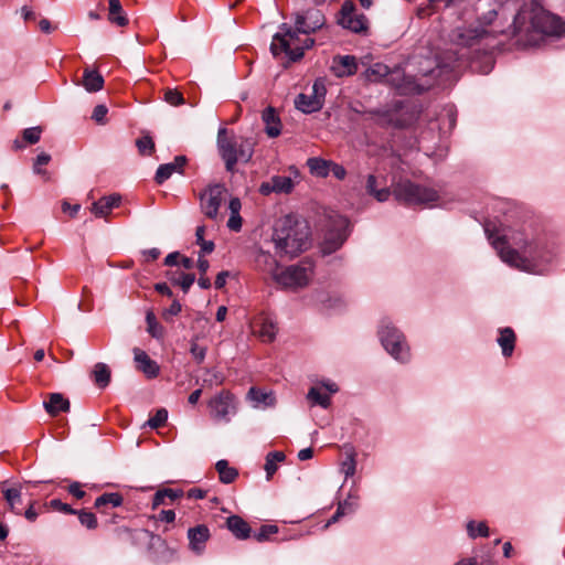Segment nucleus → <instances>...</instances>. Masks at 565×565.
Segmentation results:
<instances>
[{"label": "nucleus", "instance_id": "obj_31", "mask_svg": "<svg viewBox=\"0 0 565 565\" xmlns=\"http://www.w3.org/2000/svg\"><path fill=\"white\" fill-rule=\"evenodd\" d=\"M242 203L238 198H231L228 202L230 218L227 221V227L231 231L238 232L242 228V217L239 215Z\"/></svg>", "mask_w": 565, "mask_h": 565}, {"label": "nucleus", "instance_id": "obj_35", "mask_svg": "<svg viewBox=\"0 0 565 565\" xmlns=\"http://www.w3.org/2000/svg\"><path fill=\"white\" fill-rule=\"evenodd\" d=\"M110 375H111V372H110L109 366L102 362L95 364L93 372H92V376H93L95 384L100 388H104L109 384Z\"/></svg>", "mask_w": 565, "mask_h": 565}, {"label": "nucleus", "instance_id": "obj_61", "mask_svg": "<svg viewBox=\"0 0 565 565\" xmlns=\"http://www.w3.org/2000/svg\"><path fill=\"white\" fill-rule=\"evenodd\" d=\"M159 519L161 521H164L167 523H171L174 521L175 519V513L173 510H162L160 513H159Z\"/></svg>", "mask_w": 565, "mask_h": 565}, {"label": "nucleus", "instance_id": "obj_54", "mask_svg": "<svg viewBox=\"0 0 565 565\" xmlns=\"http://www.w3.org/2000/svg\"><path fill=\"white\" fill-rule=\"evenodd\" d=\"M50 505L55 509V510H58L61 512H64V513H68V514H75L77 513L76 510L72 509L71 505L66 504V503H63L61 500L58 499H53L51 500L50 502Z\"/></svg>", "mask_w": 565, "mask_h": 565}, {"label": "nucleus", "instance_id": "obj_11", "mask_svg": "<svg viewBox=\"0 0 565 565\" xmlns=\"http://www.w3.org/2000/svg\"><path fill=\"white\" fill-rule=\"evenodd\" d=\"M530 23L533 31L537 33L557 38L565 35V22L545 10H535L530 18Z\"/></svg>", "mask_w": 565, "mask_h": 565}, {"label": "nucleus", "instance_id": "obj_13", "mask_svg": "<svg viewBox=\"0 0 565 565\" xmlns=\"http://www.w3.org/2000/svg\"><path fill=\"white\" fill-rule=\"evenodd\" d=\"M327 88L322 79L315 81L310 94H299L295 99L297 109L311 114L322 108Z\"/></svg>", "mask_w": 565, "mask_h": 565}, {"label": "nucleus", "instance_id": "obj_24", "mask_svg": "<svg viewBox=\"0 0 565 565\" xmlns=\"http://www.w3.org/2000/svg\"><path fill=\"white\" fill-rule=\"evenodd\" d=\"M262 119L265 124V131L270 138L280 135L281 122L274 107L269 106L263 110Z\"/></svg>", "mask_w": 565, "mask_h": 565}, {"label": "nucleus", "instance_id": "obj_27", "mask_svg": "<svg viewBox=\"0 0 565 565\" xmlns=\"http://www.w3.org/2000/svg\"><path fill=\"white\" fill-rule=\"evenodd\" d=\"M76 84L79 85V83ZM81 85L88 93H96L103 89L104 78L97 71L86 67L83 73V79L81 82Z\"/></svg>", "mask_w": 565, "mask_h": 565}, {"label": "nucleus", "instance_id": "obj_49", "mask_svg": "<svg viewBox=\"0 0 565 565\" xmlns=\"http://www.w3.org/2000/svg\"><path fill=\"white\" fill-rule=\"evenodd\" d=\"M136 146L141 154H150L154 150V142L150 136L137 139Z\"/></svg>", "mask_w": 565, "mask_h": 565}, {"label": "nucleus", "instance_id": "obj_44", "mask_svg": "<svg viewBox=\"0 0 565 565\" xmlns=\"http://www.w3.org/2000/svg\"><path fill=\"white\" fill-rule=\"evenodd\" d=\"M106 504H110L111 507H120L122 504V497L119 493H104L98 497L95 501L96 508H102Z\"/></svg>", "mask_w": 565, "mask_h": 565}, {"label": "nucleus", "instance_id": "obj_16", "mask_svg": "<svg viewBox=\"0 0 565 565\" xmlns=\"http://www.w3.org/2000/svg\"><path fill=\"white\" fill-rule=\"evenodd\" d=\"M366 19L363 14H356L349 4H343L339 23L352 32L360 33L366 30Z\"/></svg>", "mask_w": 565, "mask_h": 565}, {"label": "nucleus", "instance_id": "obj_4", "mask_svg": "<svg viewBox=\"0 0 565 565\" xmlns=\"http://www.w3.org/2000/svg\"><path fill=\"white\" fill-rule=\"evenodd\" d=\"M253 139L230 136L226 128L217 132V150L228 172H234L237 162H248L254 153Z\"/></svg>", "mask_w": 565, "mask_h": 565}, {"label": "nucleus", "instance_id": "obj_50", "mask_svg": "<svg viewBox=\"0 0 565 565\" xmlns=\"http://www.w3.org/2000/svg\"><path fill=\"white\" fill-rule=\"evenodd\" d=\"M168 419V412L164 408L158 409L157 413L150 417L147 425L151 428H158L162 426Z\"/></svg>", "mask_w": 565, "mask_h": 565}, {"label": "nucleus", "instance_id": "obj_7", "mask_svg": "<svg viewBox=\"0 0 565 565\" xmlns=\"http://www.w3.org/2000/svg\"><path fill=\"white\" fill-rule=\"evenodd\" d=\"M393 194L396 200L409 205L430 204L438 201V193L433 189L417 185L408 180L394 185Z\"/></svg>", "mask_w": 565, "mask_h": 565}, {"label": "nucleus", "instance_id": "obj_38", "mask_svg": "<svg viewBox=\"0 0 565 565\" xmlns=\"http://www.w3.org/2000/svg\"><path fill=\"white\" fill-rule=\"evenodd\" d=\"M285 454L282 451H271L266 456L265 471L267 480H270L274 473L278 469V463L285 460Z\"/></svg>", "mask_w": 565, "mask_h": 565}, {"label": "nucleus", "instance_id": "obj_53", "mask_svg": "<svg viewBox=\"0 0 565 565\" xmlns=\"http://www.w3.org/2000/svg\"><path fill=\"white\" fill-rule=\"evenodd\" d=\"M351 511L352 510V507L351 504H349L348 502H343V503H340L335 513L333 514V516L329 520V522L326 524V526H329L331 523H334L337 522L340 516L344 515L347 513V511Z\"/></svg>", "mask_w": 565, "mask_h": 565}, {"label": "nucleus", "instance_id": "obj_64", "mask_svg": "<svg viewBox=\"0 0 565 565\" xmlns=\"http://www.w3.org/2000/svg\"><path fill=\"white\" fill-rule=\"evenodd\" d=\"M50 160H51V156L45 152H42L36 156L34 166H39V167L45 166L50 162Z\"/></svg>", "mask_w": 565, "mask_h": 565}, {"label": "nucleus", "instance_id": "obj_22", "mask_svg": "<svg viewBox=\"0 0 565 565\" xmlns=\"http://www.w3.org/2000/svg\"><path fill=\"white\" fill-rule=\"evenodd\" d=\"M134 359L138 369L148 377H156L159 374L158 364L149 358V355L139 348L134 349Z\"/></svg>", "mask_w": 565, "mask_h": 565}, {"label": "nucleus", "instance_id": "obj_18", "mask_svg": "<svg viewBox=\"0 0 565 565\" xmlns=\"http://www.w3.org/2000/svg\"><path fill=\"white\" fill-rule=\"evenodd\" d=\"M331 71L337 77L352 76L358 71L356 58L352 55H337L332 58Z\"/></svg>", "mask_w": 565, "mask_h": 565}, {"label": "nucleus", "instance_id": "obj_19", "mask_svg": "<svg viewBox=\"0 0 565 565\" xmlns=\"http://www.w3.org/2000/svg\"><path fill=\"white\" fill-rule=\"evenodd\" d=\"M189 546L195 553H202L210 539V530L206 525L200 524L188 530Z\"/></svg>", "mask_w": 565, "mask_h": 565}, {"label": "nucleus", "instance_id": "obj_48", "mask_svg": "<svg viewBox=\"0 0 565 565\" xmlns=\"http://www.w3.org/2000/svg\"><path fill=\"white\" fill-rule=\"evenodd\" d=\"M175 285H179L186 292L195 280L193 274L180 273L178 277L171 278Z\"/></svg>", "mask_w": 565, "mask_h": 565}, {"label": "nucleus", "instance_id": "obj_30", "mask_svg": "<svg viewBox=\"0 0 565 565\" xmlns=\"http://www.w3.org/2000/svg\"><path fill=\"white\" fill-rule=\"evenodd\" d=\"M44 407L50 415L55 416L60 412L68 411L70 402L62 394L53 393L50 395V399L44 402Z\"/></svg>", "mask_w": 565, "mask_h": 565}, {"label": "nucleus", "instance_id": "obj_46", "mask_svg": "<svg viewBox=\"0 0 565 565\" xmlns=\"http://www.w3.org/2000/svg\"><path fill=\"white\" fill-rule=\"evenodd\" d=\"M205 226L201 225L195 231L196 244L201 246V250L204 254H210L214 250V243L212 241H205Z\"/></svg>", "mask_w": 565, "mask_h": 565}, {"label": "nucleus", "instance_id": "obj_26", "mask_svg": "<svg viewBox=\"0 0 565 565\" xmlns=\"http://www.w3.org/2000/svg\"><path fill=\"white\" fill-rule=\"evenodd\" d=\"M227 529L238 540L250 537L252 529L249 524L238 515H231L226 520Z\"/></svg>", "mask_w": 565, "mask_h": 565}, {"label": "nucleus", "instance_id": "obj_21", "mask_svg": "<svg viewBox=\"0 0 565 565\" xmlns=\"http://www.w3.org/2000/svg\"><path fill=\"white\" fill-rule=\"evenodd\" d=\"M365 188L366 192L374 196L379 202H385L391 196V191L386 186L384 179L380 180L373 174L367 177Z\"/></svg>", "mask_w": 565, "mask_h": 565}, {"label": "nucleus", "instance_id": "obj_45", "mask_svg": "<svg viewBox=\"0 0 565 565\" xmlns=\"http://www.w3.org/2000/svg\"><path fill=\"white\" fill-rule=\"evenodd\" d=\"M279 532V527L275 524H265L262 525L260 529L254 533V539L257 542H267L270 541L271 535L277 534Z\"/></svg>", "mask_w": 565, "mask_h": 565}, {"label": "nucleus", "instance_id": "obj_32", "mask_svg": "<svg viewBox=\"0 0 565 565\" xmlns=\"http://www.w3.org/2000/svg\"><path fill=\"white\" fill-rule=\"evenodd\" d=\"M108 20L118 26H126L128 24V18L119 0H109Z\"/></svg>", "mask_w": 565, "mask_h": 565}, {"label": "nucleus", "instance_id": "obj_40", "mask_svg": "<svg viewBox=\"0 0 565 565\" xmlns=\"http://www.w3.org/2000/svg\"><path fill=\"white\" fill-rule=\"evenodd\" d=\"M215 468L218 472L220 480L223 483H231L237 477V471L228 466V462L224 459L218 460L215 465Z\"/></svg>", "mask_w": 565, "mask_h": 565}, {"label": "nucleus", "instance_id": "obj_47", "mask_svg": "<svg viewBox=\"0 0 565 565\" xmlns=\"http://www.w3.org/2000/svg\"><path fill=\"white\" fill-rule=\"evenodd\" d=\"M78 520L81 524L89 530H94L97 527V519L94 513L82 510L77 511Z\"/></svg>", "mask_w": 565, "mask_h": 565}, {"label": "nucleus", "instance_id": "obj_34", "mask_svg": "<svg viewBox=\"0 0 565 565\" xmlns=\"http://www.w3.org/2000/svg\"><path fill=\"white\" fill-rule=\"evenodd\" d=\"M248 399L253 403L254 407L271 406L275 404V396L273 393L264 392L252 387L247 393Z\"/></svg>", "mask_w": 565, "mask_h": 565}, {"label": "nucleus", "instance_id": "obj_62", "mask_svg": "<svg viewBox=\"0 0 565 565\" xmlns=\"http://www.w3.org/2000/svg\"><path fill=\"white\" fill-rule=\"evenodd\" d=\"M227 276H228L227 271L218 273V275L216 276V279L214 281L215 288H217V289L223 288L226 284Z\"/></svg>", "mask_w": 565, "mask_h": 565}, {"label": "nucleus", "instance_id": "obj_55", "mask_svg": "<svg viewBox=\"0 0 565 565\" xmlns=\"http://www.w3.org/2000/svg\"><path fill=\"white\" fill-rule=\"evenodd\" d=\"M107 107L105 105H97L95 106L94 110H93V114H92V118L98 122V124H103L104 122V119L107 115Z\"/></svg>", "mask_w": 565, "mask_h": 565}, {"label": "nucleus", "instance_id": "obj_51", "mask_svg": "<svg viewBox=\"0 0 565 565\" xmlns=\"http://www.w3.org/2000/svg\"><path fill=\"white\" fill-rule=\"evenodd\" d=\"M164 100L172 106H179L184 104V98L182 94L179 90L171 88L166 90Z\"/></svg>", "mask_w": 565, "mask_h": 565}, {"label": "nucleus", "instance_id": "obj_25", "mask_svg": "<svg viewBox=\"0 0 565 565\" xmlns=\"http://www.w3.org/2000/svg\"><path fill=\"white\" fill-rule=\"evenodd\" d=\"M120 201L121 198L119 194L103 196L97 202L93 203L90 211L97 217H105L108 215L113 207H116L120 204Z\"/></svg>", "mask_w": 565, "mask_h": 565}, {"label": "nucleus", "instance_id": "obj_12", "mask_svg": "<svg viewBox=\"0 0 565 565\" xmlns=\"http://www.w3.org/2000/svg\"><path fill=\"white\" fill-rule=\"evenodd\" d=\"M207 406L211 417L223 423H228L237 411L235 397L228 391H221L209 401Z\"/></svg>", "mask_w": 565, "mask_h": 565}, {"label": "nucleus", "instance_id": "obj_41", "mask_svg": "<svg viewBox=\"0 0 565 565\" xmlns=\"http://www.w3.org/2000/svg\"><path fill=\"white\" fill-rule=\"evenodd\" d=\"M182 495V491H177L173 489H163L156 492L152 500V508L157 509L159 505L166 503V499L168 498L171 502Z\"/></svg>", "mask_w": 565, "mask_h": 565}, {"label": "nucleus", "instance_id": "obj_43", "mask_svg": "<svg viewBox=\"0 0 565 565\" xmlns=\"http://www.w3.org/2000/svg\"><path fill=\"white\" fill-rule=\"evenodd\" d=\"M147 322V331L150 333L152 338L161 339L164 334L163 327L157 321L156 316L152 311L147 312L146 315Z\"/></svg>", "mask_w": 565, "mask_h": 565}, {"label": "nucleus", "instance_id": "obj_58", "mask_svg": "<svg viewBox=\"0 0 565 565\" xmlns=\"http://www.w3.org/2000/svg\"><path fill=\"white\" fill-rule=\"evenodd\" d=\"M68 492L77 499H82L85 495V491L82 490L79 482H73L68 486Z\"/></svg>", "mask_w": 565, "mask_h": 565}, {"label": "nucleus", "instance_id": "obj_10", "mask_svg": "<svg viewBox=\"0 0 565 565\" xmlns=\"http://www.w3.org/2000/svg\"><path fill=\"white\" fill-rule=\"evenodd\" d=\"M459 61L458 53L454 50H446L443 53L437 54L434 60L426 58V65L420 67L419 74L424 77L438 78L441 75H447L452 72L456 67V63Z\"/></svg>", "mask_w": 565, "mask_h": 565}, {"label": "nucleus", "instance_id": "obj_56", "mask_svg": "<svg viewBox=\"0 0 565 565\" xmlns=\"http://www.w3.org/2000/svg\"><path fill=\"white\" fill-rule=\"evenodd\" d=\"M330 173L338 180H343L347 177L345 168L334 161H331Z\"/></svg>", "mask_w": 565, "mask_h": 565}, {"label": "nucleus", "instance_id": "obj_42", "mask_svg": "<svg viewBox=\"0 0 565 565\" xmlns=\"http://www.w3.org/2000/svg\"><path fill=\"white\" fill-rule=\"evenodd\" d=\"M307 398L313 404L320 405L323 408H328L331 403L330 395L322 393L320 387L317 386H313L309 390Z\"/></svg>", "mask_w": 565, "mask_h": 565}, {"label": "nucleus", "instance_id": "obj_36", "mask_svg": "<svg viewBox=\"0 0 565 565\" xmlns=\"http://www.w3.org/2000/svg\"><path fill=\"white\" fill-rule=\"evenodd\" d=\"M42 131H43L42 127H40V126H35V127H31V128L24 129L22 131L23 142H21L19 140H15L14 141V148L15 149H21L25 145H34V143L39 142L40 139H41Z\"/></svg>", "mask_w": 565, "mask_h": 565}, {"label": "nucleus", "instance_id": "obj_29", "mask_svg": "<svg viewBox=\"0 0 565 565\" xmlns=\"http://www.w3.org/2000/svg\"><path fill=\"white\" fill-rule=\"evenodd\" d=\"M331 160L312 157L307 160L309 172L317 178H327L330 174Z\"/></svg>", "mask_w": 565, "mask_h": 565}, {"label": "nucleus", "instance_id": "obj_5", "mask_svg": "<svg viewBox=\"0 0 565 565\" xmlns=\"http://www.w3.org/2000/svg\"><path fill=\"white\" fill-rule=\"evenodd\" d=\"M257 262L266 266L265 270L269 273L273 279L282 288H302L309 282L310 270L307 267L291 265L282 270H278L277 262L268 253L264 252L258 255Z\"/></svg>", "mask_w": 565, "mask_h": 565}, {"label": "nucleus", "instance_id": "obj_63", "mask_svg": "<svg viewBox=\"0 0 565 565\" xmlns=\"http://www.w3.org/2000/svg\"><path fill=\"white\" fill-rule=\"evenodd\" d=\"M154 289L161 295H166L168 297L172 296V291L166 282L156 284Z\"/></svg>", "mask_w": 565, "mask_h": 565}, {"label": "nucleus", "instance_id": "obj_3", "mask_svg": "<svg viewBox=\"0 0 565 565\" xmlns=\"http://www.w3.org/2000/svg\"><path fill=\"white\" fill-rule=\"evenodd\" d=\"M273 242L277 254L295 257L310 245L309 227L306 222L286 215L276 223Z\"/></svg>", "mask_w": 565, "mask_h": 565}, {"label": "nucleus", "instance_id": "obj_15", "mask_svg": "<svg viewBox=\"0 0 565 565\" xmlns=\"http://www.w3.org/2000/svg\"><path fill=\"white\" fill-rule=\"evenodd\" d=\"M295 188V182L290 177L274 175L268 181L263 182L259 186V192L263 195L271 193L289 194Z\"/></svg>", "mask_w": 565, "mask_h": 565}, {"label": "nucleus", "instance_id": "obj_39", "mask_svg": "<svg viewBox=\"0 0 565 565\" xmlns=\"http://www.w3.org/2000/svg\"><path fill=\"white\" fill-rule=\"evenodd\" d=\"M467 534L470 539L489 536V527L484 521L476 522L470 520L466 525Z\"/></svg>", "mask_w": 565, "mask_h": 565}, {"label": "nucleus", "instance_id": "obj_52", "mask_svg": "<svg viewBox=\"0 0 565 565\" xmlns=\"http://www.w3.org/2000/svg\"><path fill=\"white\" fill-rule=\"evenodd\" d=\"M182 310V306L178 300H174L169 308L163 310L162 318L166 321H171L172 317L178 316Z\"/></svg>", "mask_w": 565, "mask_h": 565}, {"label": "nucleus", "instance_id": "obj_17", "mask_svg": "<svg viewBox=\"0 0 565 565\" xmlns=\"http://www.w3.org/2000/svg\"><path fill=\"white\" fill-rule=\"evenodd\" d=\"M253 333L258 337L263 342L274 341L277 333V326L275 321L267 316L257 317L252 326Z\"/></svg>", "mask_w": 565, "mask_h": 565}, {"label": "nucleus", "instance_id": "obj_8", "mask_svg": "<svg viewBox=\"0 0 565 565\" xmlns=\"http://www.w3.org/2000/svg\"><path fill=\"white\" fill-rule=\"evenodd\" d=\"M380 340L386 352L402 363L409 360V349L404 335L388 321H383L379 331Z\"/></svg>", "mask_w": 565, "mask_h": 565}, {"label": "nucleus", "instance_id": "obj_1", "mask_svg": "<svg viewBox=\"0 0 565 565\" xmlns=\"http://www.w3.org/2000/svg\"><path fill=\"white\" fill-rule=\"evenodd\" d=\"M491 244L502 262L522 271L542 274L552 260L551 253L523 232L492 238Z\"/></svg>", "mask_w": 565, "mask_h": 565}, {"label": "nucleus", "instance_id": "obj_33", "mask_svg": "<svg viewBox=\"0 0 565 565\" xmlns=\"http://www.w3.org/2000/svg\"><path fill=\"white\" fill-rule=\"evenodd\" d=\"M497 341L502 349V354L507 358L511 356L515 344V334L513 330L511 328L501 329Z\"/></svg>", "mask_w": 565, "mask_h": 565}, {"label": "nucleus", "instance_id": "obj_57", "mask_svg": "<svg viewBox=\"0 0 565 565\" xmlns=\"http://www.w3.org/2000/svg\"><path fill=\"white\" fill-rule=\"evenodd\" d=\"M191 353L198 362H202L205 358V349L198 345L196 343H192Z\"/></svg>", "mask_w": 565, "mask_h": 565}, {"label": "nucleus", "instance_id": "obj_20", "mask_svg": "<svg viewBox=\"0 0 565 565\" xmlns=\"http://www.w3.org/2000/svg\"><path fill=\"white\" fill-rule=\"evenodd\" d=\"M489 31L482 25L477 28H469L463 30H458L456 33V41L459 45L462 46H471L479 39H482L489 35Z\"/></svg>", "mask_w": 565, "mask_h": 565}, {"label": "nucleus", "instance_id": "obj_59", "mask_svg": "<svg viewBox=\"0 0 565 565\" xmlns=\"http://www.w3.org/2000/svg\"><path fill=\"white\" fill-rule=\"evenodd\" d=\"M35 501H30L28 509L24 512V516L28 521L34 522L38 518V512L34 509Z\"/></svg>", "mask_w": 565, "mask_h": 565}, {"label": "nucleus", "instance_id": "obj_6", "mask_svg": "<svg viewBox=\"0 0 565 565\" xmlns=\"http://www.w3.org/2000/svg\"><path fill=\"white\" fill-rule=\"evenodd\" d=\"M365 77L369 81H380L388 77L387 81L395 86L401 94L422 93L426 89L425 85L418 83L417 75H406L402 70L390 71L383 63H375L365 71Z\"/></svg>", "mask_w": 565, "mask_h": 565}, {"label": "nucleus", "instance_id": "obj_14", "mask_svg": "<svg viewBox=\"0 0 565 565\" xmlns=\"http://www.w3.org/2000/svg\"><path fill=\"white\" fill-rule=\"evenodd\" d=\"M349 222L345 217H339L334 230L329 231L321 243V253L329 255L338 250L348 237Z\"/></svg>", "mask_w": 565, "mask_h": 565}, {"label": "nucleus", "instance_id": "obj_28", "mask_svg": "<svg viewBox=\"0 0 565 565\" xmlns=\"http://www.w3.org/2000/svg\"><path fill=\"white\" fill-rule=\"evenodd\" d=\"M2 492L10 510L15 514H21L22 487L3 488Z\"/></svg>", "mask_w": 565, "mask_h": 565}, {"label": "nucleus", "instance_id": "obj_37", "mask_svg": "<svg viewBox=\"0 0 565 565\" xmlns=\"http://www.w3.org/2000/svg\"><path fill=\"white\" fill-rule=\"evenodd\" d=\"M356 470V454L352 447L347 448L345 459L340 465V471L344 475L345 479L354 476Z\"/></svg>", "mask_w": 565, "mask_h": 565}, {"label": "nucleus", "instance_id": "obj_60", "mask_svg": "<svg viewBox=\"0 0 565 565\" xmlns=\"http://www.w3.org/2000/svg\"><path fill=\"white\" fill-rule=\"evenodd\" d=\"M79 209H81V205H79V204H74V205H72V204H70V203H68V202H66V201H64V202L62 203V210H63V212H65V213H70V214H71V216H75V215L77 214V212L79 211Z\"/></svg>", "mask_w": 565, "mask_h": 565}, {"label": "nucleus", "instance_id": "obj_9", "mask_svg": "<svg viewBox=\"0 0 565 565\" xmlns=\"http://www.w3.org/2000/svg\"><path fill=\"white\" fill-rule=\"evenodd\" d=\"M227 190L222 183H214L206 186L200 194V207L202 213L210 220L221 222L223 214L220 213V207L225 201Z\"/></svg>", "mask_w": 565, "mask_h": 565}, {"label": "nucleus", "instance_id": "obj_23", "mask_svg": "<svg viewBox=\"0 0 565 565\" xmlns=\"http://www.w3.org/2000/svg\"><path fill=\"white\" fill-rule=\"evenodd\" d=\"M185 162L186 159L184 156H178L174 158L173 162L159 166L156 172V181L161 184L166 180H168L174 172H181Z\"/></svg>", "mask_w": 565, "mask_h": 565}, {"label": "nucleus", "instance_id": "obj_2", "mask_svg": "<svg viewBox=\"0 0 565 565\" xmlns=\"http://www.w3.org/2000/svg\"><path fill=\"white\" fill-rule=\"evenodd\" d=\"M326 24V18L318 9H309L303 13L295 14V29L287 23L280 25V31L273 36L270 51L274 56L284 54L288 61L296 62L300 60L305 51L312 47L315 40L306 36L301 39L299 34L309 35Z\"/></svg>", "mask_w": 565, "mask_h": 565}]
</instances>
